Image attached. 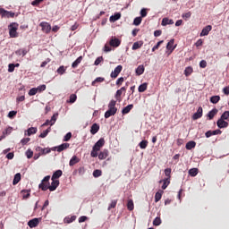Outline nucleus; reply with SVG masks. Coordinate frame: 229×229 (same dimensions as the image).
I'll return each instance as SVG.
<instances>
[{
    "mask_svg": "<svg viewBox=\"0 0 229 229\" xmlns=\"http://www.w3.org/2000/svg\"><path fill=\"white\" fill-rule=\"evenodd\" d=\"M221 100V97L219 96H213L210 98V102L213 103V105H216V103H219Z\"/></svg>",
    "mask_w": 229,
    "mask_h": 229,
    "instance_id": "nucleus-32",
    "label": "nucleus"
},
{
    "mask_svg": "<svg viewBox=\"0 0 229 229\" xmlns=\"http://www.w3.org/2000/svg\"><path fill=\"white\" fill-rule=\"evenodd\" d=\"M30 140H31V139H30V138H23L21 140V143L22 144V146H26V144H28V142H30Z\"/></svg>",
    "mask_w": 229,
    "mask_h": 229,
    "instance_id": "nucleus-64",
    "label": "nucleus"
},
{
    "mask_svg": "<svg viewBox=\"0 0 229 229\" xmlns=\"http://www.w3.org/2000/svg\"><path fill=\"white\" fill-rule=\"evenodd\" d=\"M44 2V0H34L31 2V5L32 6H38V4H40V3Z\"/></svg>",
    "mask_w": 229,
    "mask_h": 229,
    "instance_id": "nucleus-62",
    "label": "nucleus"
},
{
    "mask_svg": "<svg viewBox=\"0 0 229 229\" xmlns=\"http://www.w3.org/2000/svg\"><path fill=\"white\" fill-rule=\"evenodd\" d=\"M83 60V56H79L72 64V69H76V67H78L81 64V61Z\"/></svg>",
    "mask_w": 229,
    "mask_h": 229,
    "instance_id": "nucleus-17",
    "label": "nucleus"
},
{
    "mask_svg": "<svg viewBox=\"0 0 229 229\" xmlns=\"http://www.w3.org/2000/svg\"><path fill=\"white\" fill-rule=\"evenodd\" d=\"M109 46H111V47H119L121 46V41L119 38L112 37L109 41Z\"/></svg>",
    "mask_w": 229,
    "mask_h": 229,
    "instance_id": "nucleus-7",
    "label": "nucleus"
},
{
    "mask_svg": "<svg viewBox=\"0 0 229 229\" xmlns=\"http://www.w3.org/2000/svg\"><path fill=\"white\" fill-rule=\"evenodd\" d=\"M72 137V132H67L66 135L64 137V142H69Z\"/></svg>",
    "mask_w": 229,
    "mask_h": 229,
    "instance_id": "nucleus-47",
    "label": "nucleus"
},
{
    "mask_svg": "<svg viewBox=\"0 0 229 229\" xmlns=\"http://www.w3.org/2000/svg\"><path fill=\"white\" fill-rule=\"evenodd\" d=\"M71 147V144L69 143H63L57 147H55L53 148V151H55L57 149L58 153H62V151H65V149H69V148Z\"/></svg>",
    "mask_w": 229,
    "mask_h": 229,
    "instance_id": "nucleus-5",
    "label": "nucleus"
},
{
    "mask_svg": "<svg viewBox=\"0 0 229 229\" xmlns=\"http://www.w3.org/2000/svg\"><path fill=\"white\" fill-rule=\"evenodd\" d=\"M21 182V173H18L14 175L13 185H17Z\"/></svg>",
    "mask_w": 229,
    "mask_h": 229,
    "instance_id": "nucleus-30",
    "label": "nucleus"
},
{
    "mask_svg": "<svg viewBox=\"0 0 229 229\" xmlns=\"http://www.w3.org/2000/svg\"><path fill=\"white\" fill-rule=\"evenodd\" d=\"M50 131H51V127H48L46 131L40 133L39 135L40 139H46V137H47Z\"/></svg>",
    "mask_w": 229,
    "mask_h": 229,
    "instance_id": "nucleus-36",
    "label": "nucleus"
},
{
    "mask_svg": "<svg viewBox=\"0 0 229 229\" xmlns=\"http://www.w3.org/2000/svg\"><path fill=\"white\" fill-rule=\"evenodd\" d=\"M216 125L218 128H228V122L223 120V118H220L217 120Z\"/></svg>",
    "mask_w": 229,
    "mask_h": 229,
    "instance_id": "nucleus-15",
    "label": "nucleus"
},
{
    "mask_svg": "<svg viewBox=\"0 0 229 229\" xmlns=\"http://www.w3.org/2000/svg\"><path fill=\"white\" fill-rule=\"evenodd\" d=\"M171 168L165 169V175L167 177L166 179L171 180Z\"/></svg>",
    "mask_w": 229,
    "mask_h": 229,
    "instance_id": "nucleus-55",
    "label": "nucleus"
},
{
    "mask_svg": "<svg viewBox=\"0 0 229 229\" xmlns=\"http://www.w3.org/2000/svg\"><path fill=\"white\" fill-rule=\"evenodd\" d=\"M142 47V43L135 42L132 45V51H136V49H140Z\"/></svg>",
    "mask_w": 229,
    "mask_h": 229,
    "instance_id": "nucleus-50",
    "label": "nucleus"
},
{
    "mask_svg": "<svg viewBox=\"0 0 229 229\" xmlns=\"http://www.w3.org/2000/svg\"><path fill=\"white\" fill-rule=\"evenodd\" d=\"M136 74H137V76H141V74H144V65H139L137 67Z\"/></svg>",
    "mask_w": 229,
    "mask_h": 229,
    "instance_id": "nucleus-31",
    "label": "nucleus"
},
{
    "mask_svg": "<svg viewBox=\"0 0 229 229\" xmlns=\"http://www.w3.org/2000/svg\"><path fill=\"white\" fill-rule=\"evenodd\" d=\"M99 131V125L98 123H93L90 129L91 135H96Z\"/></svg>",
    "mask_w": 229,
    "mask_h": 229,
    "instance_id": "nucleus-18",
    "label": "nucleus"
},
{
    "mask_svg": "<svg viewBox=\"0 0 229 229\" xmlns=\"http://www.w3.org/2000/svg\"><path fill=\"white\" fill-rule=\"evenodd\" d=\"M79 162L80 158H78V157L76 156H73L69 162V165L72 167V165H76V164H78Z\"/></svg>",
    "mask_w": 229,
    "mask_h": 229,
    "instance_id": "nucleus-23",
    "label": "nucleus"
},
{
    "mask_svg": "<svg viewBox=\"0 0 229 229\" xmlns=\"http://www.w3.org/2000/svg\"><path fill=\"white\" fill-rule=\"evenodd\" d=\"M121 96H123V91H121V89H118L114 95L116 101L121 102Z\"/></svg>",
    "mask_w": 229,
    "mask_h": 229,
    "instance_id": "nucleus-46",
    "label": "nucleus"
},
{
    "mask_svg": "<svg viewBox=\"0 0 229 229\" xmlns=\"http://www.w3.org/2000/svg\"><path fill=\"white\" fill-rule=\"evenodd\" d=\"M141 22H142V17H136L133 21L134 26H140Z\"/></svg>",
    "mask_w": 229,
    "mask_h": 229,
    "instance_id": "nucleus-45",
    "label": "nucleus"
},
{
    "mask_svg": "<svg viewBox=\"0 0 229 229\" xmlns=\"http://www.w3.org/2000/svg\"><path fill=\"white\" fill-rule=\"evenodd\" d=\"M105 146V139L101 138L94 146V149L99 151Z\"/></svg>",
    "mask_w": 229,
    "mask_h": 229,
    "instance_id": "nucleus-12",
    "label": "nucleus"
},
{
    "mask_svg": "<svg viewBox=\"0 0 229 229\" xmlns=\"http://www.w3.org/2000/svg\"><path fill=\"white\" fill-rule=\"evenodd\" d=\"M163 42H164V40L157 42V45L152 47V52L155 53V51H157V49H158L160 47V46H162Z\"/></svg>",
    "mask_w": 229,
    "mask_h": 229,
    "instance_id": "nucleus-56",
    "label": "nucleus"
},
{
    "mask_svg": "<svg viewBox=\"0 0 229 229\" xmlns=\"http://www.w3.org/2000/svg\"><path fill=\"white\" fill-rule=\"evenodd\" d=\"M198 173H199V170L198 168H191L189 170L188 174H190V176H198Z\"/></svg>",
    "mask_w": 229,
    "mask_h": 229,
    "instance_id": "nucleus-33",
    "label": "nucleus"
},
{
    "mask_svg": "<svg viewBox=\"0 0 229 229\" xmlns=\"http://www.w3.org/2000/svg\"><path fill=\"white\" fill-rule=\"evenodd\" d=\"M154 226H160L162 225V219L159 216H157L153 221Z\"/></svg>",
    "mask_w": 229,
    "mask_h": 229,
    "instance_id": "nucleus-42",
    "label": "nucleus"
},
{
    "mask_svg": "<svg viewBox=\"0 0 229 229\" xmlns=\"http://www.w3.org/2000/svg\"><path fill=\"white\" fill-rule=\"evenodd\" d=\"M210 31H212V25H208L204 29H202L199 37H207V35H208Z\"/></svg>",
    "mask_w": 229,
    "mask_h": 229,
    "instance_id": "nucleus-10",
    "label": "nucleus"
},
{
    "mask_svg": "<svg viewBox=\"0 0 229 229\" xmlns=\"http://www.w3.org/2000/svg\"><path fill=\"white\" fill-rule=\"evenodd\" d=\"M121 71H123V65H118L114 68V70L111 72V78H117L119 74H121Z\"/></svg>",
    "mask_w": 229,
    "mask_h": 229,
    "instance_id": "nucleus-9",
    "label": "nucleus"
},
{
    "mask_svg": "<svg viewBox=\"0 0 229 229\" xmlns=\"http://www.w3.org/2000/svg\"><path fill=\"white\" fill-rule=\"evenodd\" d=\"M58 117V114H54L50 120V126H53L56 123V119Z\"/></svg>",
    "mask_w": 229,
    "mask_h": 229,
    "instance_id": "nucleus-51",
    "label": "nucleus"
},
{
    "mask_svg": "<svg viewBox=\"0 0 229 229\" xmlns=\"http://www.w3.org/2000/svg\"><path fill=\"white\" fill-rule=\"evenodd\" d=\"M37 133V127H30L27 130V135L30 137V135H34Z\"/></svg>",
    "mask_w": 229,
    "mask_h": 229,
    "instance_id": "nucleus-34",
    "label": "nucleus"
},
{
    "mask_svg": "<svg viewBox=\"0 0 229 229\" xmlns=\"http://www.w3.org/2000/svg\"><path fill=\"white\" fill-rule=\"evenodd\" d=\"M191 72H193L192 67L188 66L187 68H185L184 74L186 77L191 76Z\"/></svg>",
    "mask_w": 229,
    "mask_h": 229,
    "instance_id": "nucleus-43",
    "label": "nucleus"
},
{
    "mask_svg": "<svg viewBox=\"0 0 229 229\" xmlns=\"http://www.w3.org/2000/svg\"><path fill=\"white\" fill-rule=\"evenodd\" d=\"M169 183H171L170 179L165 178L163 180V185H162L163 191H165V189H167V187L169 186Z\"/></svg>",
    "mask_w": 229,
    "mask_h": 229,
    "instance_id": "nucleus-38",
    "label": "nucleus"
},
{
    "mask_svg": "<svg viewBox=\"0 0 229 229\" xmlns=\"http://www.w3.org/2000/svg\"><path fill=\"white\" fill-rule=\"evenodd\" d=\"M37 151H39L41 155H47L48 153H51V148H43L41 147H38Z\"/></svg>",
    "mask_w": 229,
    "mask_h": 229,
    "instance_id": "nucleus-20",
    "label": "nucleus"
},
{
    "mask_svg": "<svg viewBox=\"0 0 229 229\" xmlns=\"http://www.w3.org/2000/svg\"><path fill=\"white\" fill-rule=\"evenodd\" d=\"M221 119H223L224 121H228V119H229V111L224 112L223 114L221 115Z\"/></svg>",
    "mask_w": 229,
    "mask_h": 229,
    "instance_id": "nucleus-53",
    "label": "nucleus"
},
{
    "mask_svg": "<svg viewBox=\"0 0 229 229\" xmlns=\"http://www.w3.org/2000/svg\"><path fill=\"white\" fill-rule=\"evenodd\" d=\"M166 49L168 51H170L169 55H171V53H173L174 51V49H176V46H174V39H171L167 45H166Z\"/></svg>",
    "mask_w": 229,
    "mask_h": 229,
    "instance_id": "nucleus-13",
    "label": "nucleus"
},
{
    "mask_svg": "<svg viewBox=\"0 0 229 229\" xmlns=\"http://www.w3.org/2000/svg\"><path fill=\"white\" fill-rule=\"evenodd\" d=\"M103 81H105V78L103 77H98L95 81H92L91 85L93 87H96L97 83H103Z\"/></svg>",
    "mask_w": 229,
    "mask_h": 229,
    "instance_id": "nucleus-37",
    "label": "nucleus"
},
{
    "mask_svg": "<svg viewBox=\"0 0 229 229\" xmlns=\"http://www.w3.org/2000/svg\"><path fill=\"white\" fill-rule=\"evenodd\" d=\"M75 173H78L80 176H83V174H85V167H79Z\"/></svg>",
    "mask_w": 229,
    "mask_h": 229,
    "instance_id": "nucleus-52",
    "label": "nucleus"
},
{
    "mask_svg": "<svg viewBox=\"0 0 229 229\" xmlns=\"http://www.w3.org/2000/svg\"><path fill=\"white\" fill-rule=\"evenodd\" d=\"M49 180H51V175H47L44 177V179L41 181V183L38 185V188L41 189V191H49L50 183Z\"/></svg>",
    "mask_w": 229,
    "mask_h": 229,
    "instance_id": "nucleus-2",
    "label": "nucleus"
},
{
    "mask_svg": "<svg viewBox=\"0 0 229 229\" xmlns=\"http://www.w3.org/2000/svg\"><path fill=\"white\" fill-rule=\"evenodd\" d=\"M191 15H192V13L188 12V13H182V19H184L185 21H187V19H191Z\"/></svg>",
    "mask_w": 229,
    "mask_h": 229,
    "instance_id": "nucleus-57",
    "label": "nucleus"
},
{
    "mask_svg": "<svg viewBox=\"0 0 229 229\" xmlns=\"http://www.w3.org/2000/svg\"><path fill=\"white\" fill-rule=\"evenodd\" d=\"M65 71H67V69L65 68V66L62 65L60 66L58 69H57V72L59 74H64L65 73Z\"/></svg>",
    "mask_w": 229,
    "mask_h": 229,
    "instance_id": "nucleus-54",
    "label": "nucleus"
},
{
    "mask_svg": "<svg viewBox=\"0 0 229 229\" xmlns=\"http://www.w3.org/2000/svg\"><path fill=\"white\" fill-rule=\"evenodd\" d=\"M115 207H117V199L111 201V205L108 206L107 210H112V208H115Z\"/></svg>",
    "mask_w": 229,
    "mask_h": 229,
    "instance_id": "nucleus-44",
    "label": "nucleus"
},
{
    "mask_svg": "<svg viewBox=\"0 0 229 229\" xmlns=\"http://www.w3.org/2000/svg\"><path fill=\"white\" fill-rule=\"evenodd\" d=\"M38 223H40L38 218H34L28 222V226H30V228H37V226H38Z\"/></svg>",
    "mask_w": 229,
    "mask_h": 229,
    "instance_id": "nucleus-14",
    "label": "nucleus"
},
{
    "mask_svg": "<svg viewBox=\"0 0 229 229\" xmlns=\"http://www.w3.org/2000/svg\"><path fill=\"white\" fill-rule=\"evenodd\" d=\"M101 174H103V172L99 169L94 170V172H93L94 178H99V176H101Z\"/></svg>",
    "mask_w": 229,
    "mask_h": 229,
    "instance_id": "nucleus-48",
    "label": "nucleus"
},
{
    "mask_svg": "<svg viewBox=\"0 0 229 229\" xmlns=\"http://www.w3.org/2000/svg\"><path fill=\"white\" fill-rule=\"evenodd\" d=\"M39 26L44 33H49L51 31V24L48 22L43 21L39 24Z\"/></svg>",
    "mask_w": 229,
    "mask_h": 229,
    "instance_id": "nucleus-6",
    "label": "nucleus"
},
{
    "mask_svg": "<svg viewBox=\"0 0 229 229\" xmlns=\"http://www.w3.org/2000/svg\"><path fill=\"white\" fill-rule=\"evenodd\" d=\"M37 89V90H38V92H44V90H46V89H47V86L45 85V84H42V85H40V86H38V88H36Z\"/></svg>",
    "mask_w": 229,
    "mask_h": 229,
    "instance_id": "nucleus-58",
    "label": "nucleus"
},
{
    "mask_svg": "<svg viewBox=\"0 0 229 229\" xmlns=\"http://www.w3.org/2000/svg\"><path fill=\"white\" fill-rule=\"evenodd\" d=\"M127 208L128 210L131 211L133 210V208H135V205L133 204V200L132 199H129L127 202Z\"/></svg>",
    "mask_w": 229,
    "mask_h": 229,
    "instance_id": "nucleus-41",
    "label": "nucleus"
},
{
    "mask_svg": "<svg viewBox=\"0 0 229 229\" xmlns=\"http://www.w3.org/2000/svg\"><path fill=\"white\" fill-rule=\"evenodd\" d=\"M186 149H189V150H191V149H194V148H196V141H188L187 143H186Z\"/></svg>",
    "mask_w": 229,
    "mask_h": 229,
    "instance_id": "nucleus-26",
    "label": "nucleus"
},
{
    "mask_svg": "<svg viewBox=\"0 0 229 229\" xmlns=\"http://www.w3.org/2000/svg\"><path fill=\"white\" fill-rule=\"evenodd\" d=\"M161 24L163 26H167L169 24H174V21L170 20L169 18H163Z\"/></svg>",
    "mask_w": 229,
    "mask_h": 229,
    "instance_id": "nucleus-25",
    "label": "nucleus"
},
{
    "mask_svg": "<svg viewBox=\"0 0 229 229\" xmlns=\"http://www.w3.org/2000/svg\"><path fill=\"white\" fill-rule=\"evenodd\" d=\"M13 71H15V64H10L8 65V72H13Z\"/></svg>",
    "mask_w": 229,
    "mask_h": 229,
    "instance_id": "nucleus-63",
    "label": "nucleus"
},
{
    "mask_svg": "<svg viewBox=\"0 0 229 229\" xmlns=\"http://www.w3.org/2000/svg\"><path fill=\"white\" fill-rule=\"evenodd\" d=\"M76 99H78V97L76 96V94H72L67 103H76Z\"/></svg>",
    "mask_w": 229,
    "mask_h": 229,
    "instance_id": "nucleus-49",
    "label": "nucleus"
},
{
    "mask_svg": "<svg viewBox=\"0 0 229 229\" xmlns=\"http://www.w3.org/2000/svg\"><path fill=\"white\" fill-rule=\"evenodd\" d=\"M26 157H27V158H32L33 157V151L31 149H28L26 151Z\"/></svg>",
    "mask_w": 229,
    "mask_h": 229,
    "instance_id": "nucleus-61",
    "label": "nucleus"
},
{
    "mask_svg": "<svg viewBox=\"0 0 229 229\" xmlns=\"http://www.w3.org/2000/svg\"><path fill=\"white\" fill-rule=\"evenodd\" d=\"M30 192H31V191H30V190H22L21 191L23 199H28V198H30Z\"/></svg>",
    "mask_w": 229,
    "mask_h": 229,
    "instance_id": "nucleus-40",
    "label": "nucleus"
},
{
    "mask_svg": "<svg viewBox=\"0 0 229 229\" xmlns=\"http://www.w3.org/2000/svg\"><path fill=\"white\" fill-rule=\"evenodd\" d=\"M62 174H64L62 170H57L53 174L51 180H58V178H60Z\"/></svg>",
    "mask_w": 229,
    "mask_h": 229,
    "instance_id": "nucleus-21",
    "label": "nucleus"
},
{
    "mask_svg": "<svg viewBox=\"0 0 229 229\" xmlns=\"http://www.w3.org/2000/svg\"><path fill=\"white\" fill-rule=\"evenodd\" d=\"M64 223H66L67 225L73 223V221H76V216H66L64 219Z\"/></svg>",
    "mask_w": 229,
    "mask_h": 229,
    "instance_id": "nucleus-27",
    "label": "nucleus"
},
{
    "mask_svg": "<svg viewBox=\"0 0 229 229\" xmlns=\"http://www.w3.org/2000/svg\"><path fill=\"white\" fill-rule=\"evenodd\" d=\"M58 185H60V181L59 180H52V182L49 186V191L50 192H53L54 191H56L58 188Z\"/></svg>",
    "mask_w": 229,
    "mask_h": 229,
    "instance_id": "nucleus-11",
    "label": "nucleus"
},
{
    "mask_svg": "<svg viewBox=\"0 0 229 229\" xmlns=\"http://www.w3.org/2000/svg\"><path fill=\"white\" fill-rule=\"evenodd\" d=\"M19 28V24L13 22L9 25V35L11 38H17L19 35L17 34V30Z\"/></svg>",
    "mask_w": 229,
    "mask_h": 229,
    "instance_id": "nucleus-3",
    "label": "nucleus"
},
{
    "mask_svg": "<svg viewBox=\"0 0 229 229\" xmlns=\"http://www.w3.org/2000/svg\"><path fill=\"white\" fill-rule=\"evenodd\" d=\"M121 19V13H116L114 15L110 16L109 21L111 22H115V21H119Z\"/></svg>",
    "mask_w": 229,
    "mask_h": 229,
    "instance_id": "nucleus-24",
    "label": "nucleus"
},
{
    "mask_svg": "<svg viewBox=\"0 0 229 229\" xmlns=\"http://www.w3.org/2000/svg\"><path fill=\"white\" fill-rule=\"evenodd\" d=\"M217 112H218L217 108H214L208 112V117L209 121H212V119H214V117H216V115H217Z\"/></svg>",
    "mask_w": 229,
    "mask_h": 229,
    "instance_id": "nucleus-16",
    "label": "nucleus"
},
{
    "mask_svg": "<svg viewBox=\"0 0 229 229\" xmlns=\"http://www.w3.org/2000/svg\"><path fill=\"white\" fill-rule=\"evenodd\" d=\"M139 92H146L148 90V83L144 82L143 84H140L138 88Z\"/></svg>",
    "mask_w": 229,
    "mask_h": 229,
    "instance_id": "nucleus-28",
    "label": "nucleus"
},
{
    "mask_svg": "<svg viewBox=\"0 0 229 229\" xmlns=\"http://www.w3.org/2000/svg\"><path fill=\"white\" fill-rule=\"evenodd\" d=\"M37 92H38L37 88H32L29 91V96H35L37 94Z\"/></svg>",
    "mask_w": 229,
    "mask_h": 229,
    "instance_id": "nucleus-60",
    "label": "nucleus"
},
{
    "mask_svg": "<svg viewBox=\"0 0 229 229\" xmlns=\"http://www.w3.org/2000/svg\"><path fill=\"white\" fill-rule=\"evenodd\" d=\"M203 117V107L199 106L197 112L193 114V121H198V119H201Z\"/></svg>",
    "mask_w": 229,
    "mask_h": 229,
    "instance_id": "nucleus-8",
    "label": "nucleus"
},
{
    "mask_svg": "<svg viewBox=\"0 0 229 229\" xmlns=\"http://www.w3.org/2000/svg\"><path fill=\"white\" fill-rule=\"evenodd\" d=\"M148 144H149V142L146 140H143L140 142L139 146L140 149H146V148H148Z\"/></svg>",
    "mask_w": 229,
    "mask_h": 229,
    "instance_id": "nucleus-35",
    "label": "nucleus"
},
{
    "mask_svg": "<svg viewBox=\"0 0 229 229\" xmlns=\"http://www.w3.org/2000/svg\"><path fill=\"white\" fill-rule=\"evenodd\" d=\"M162 194H164V191H157V192L155 194V202H156V203H158V201H160V199H162Z\"/></svg>",
    "mask_w": 229,
    "mask_h": 229,
    "instance_id": "nucleus-29",
    "label": "nucleus"
},
{
    "mask_svg": "<svg viewBox=\"0 0 229 229\" xmlns=\"http://www.w3.org/2000/svg\"><path fill=\"white\" fill-rule=\"evenodd\" d=\"M15 115H17V111H10L8 113L7 117H9V119H13V117H15Z\"/></svg>",
    "mask_w": 229,
    "mask_h": 229,
    "instance_id": "nucleus-59",
    "label": "nucleus"
},
{
    "mask_svg": "<svg viewBox=\"0 0 229 229\" xmlns=\"http://www.w3.org/2000/svg\"><path fill=\"white\" fill-rule=\"evenodd\" d=\"M16 55H18V56H26V55H28V51L24 48L19 49L16 51Z\"/></svg>",
    "mask_w": 229,
    "mask_h": 229,
    "instance_id": "nucleus-39",
    "label": "nucleus"
},
{
    "mask_svg": "<svg viewBox=\"0 0 229 229\" xmlns=\"http://www.w3.org/2000/svg\"><path fill=\"white\" fill-rule=\"evenodd\" d=\"M13 17H15V13L2 9V19H13Z\"/></svg>",
    "mask_w": 229,
    "mask_h": 229,
    "instance_id": "nucleus-4",
    "label": "nucleus"
},
{
    "mask_svg": "<svg viewBox=\"0 0 229 229\" xmlns=\"http://www.w3.org/2000/svg\"><path fill=\"white\" fill-rule=\"evenodd\" d=\"M107 157H108V150L107 149H104L98 155L99 160H105V158H106Z\"/></svg>",
    "mask_w": 229,
    "mask_h": 229,
    "instance_id": "nucleus-22",
    "label": "nucleus"
},
{
    "mask_svg": "<svg viewBox=\"0 0 229 229\" xmlns=\"http://www.w3.org/2000/svg\"><path fill=\"white\" fill-rule=\"evenodd\" d=\"M133 109V104L128 105L122 110L123 115H126V114H130V111Z\"/></svg>",
    "mask_w": 229,
    "mask_h": 229,
    "instance_id": "nucleus-19",
    "label": "nucleus"
},
{
    "mask_svg": "<svg viewBox=\"0 0 229 229\" xmlns=\"http://www.w3.org/2000/svg\"><path fill=\"white\" fill-rule=\"evenodd\" d=\"M115 105H117V101L112 99L108 104V110L105 113V119H108L109 117H112V115H115L117 114V107H115Z\"/></svg>",
    "mask_w": 229,
    "mask_h": 229,
    "instance_id": "nucleus-1",
    "label": "nucleus"
}]
</instances>
